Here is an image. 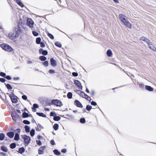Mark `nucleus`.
<instances>
[{
    "mask_svg": "<svg viewBox=\"0 0 156 156\" xmlns=\"http://www.w3.org/2000/svg\"><path fill=\"white\" fill-rule=\"evenodd\" d=\"M19 36V34L16 32L13 29L12 31L9 33L8 35V37L11 40H14L17 38Z\"/></svg>",
    "mask_w": 156,
    "mask_h": 156,
    "instance_id": "f257e3e1",
    "label": "nucleus"
},
{
    "mask_svg": "<svg viewBox=\"0 0 156 156\" xmlns=\"http://www.w3.org/2000/svg\"><path fill=\"white\" fill-rule=\"evenodd\" d=\"M0 46L4 51L8 52H11L13 50L12 48L10 45L6 44H1Z\"/></svg>",
    "mask_w": 156,
    "mask_h": 156,
    "instance_id": "f03ea898",
    "label": "nucleus"
},
{
    "mask_svg": "<svg viewBox=\"0 0 156 156\" xmlns=\"http://www.w3.org/2000/svg\"><path fill=\"white\" fill-rule=\"evenodd\" d=\"M21 136L24 140V142L25 144L28 145L30 143L31 138L29 136L26 135H21Z\"/></svg>",
    "mask_w": 156,
    "mask_h": 156,
    "instance_id": "7ed1b4c3",
    "label": "nucleus"
},
{
    "mask_svg": "<svg viewBox=\"0 0 156 156\" xmlns=\"http://www.w3.org/2000/svg\"><path fill=\"white\" fill-rule=\"evenodd\" d=\"M9 97L10 98L12 102L13 103L16 104L18 102V97L15 95L14 93H12V94L9 95Z\"/></svg>",
    "mask_w": 156,
    "mask_h": 156,
    "instance_id": "20e7f679",
    "label": "nucleus"
},
{
    "mask_svg": "<svg viewBox=\"0 0 156 156\" xmlns=\"http://www.w3.org/2000/svg\"><path fill=\"white\" fill-rule=\"evenodd\" d=\"M53 105L56 106L61 107L63 105V104L61 101L58 99H53L51 101Z\"/></svg>",
    "mask_w": 156,
    "mask_h": 156,
    "instance_id": "39448f33",
    "label": "nucleus"
},
{
    "mask_svg": "<svg viewBox=\"0 0 156 156\" xmlns=\"http://www.w3.org/2000/svg\"><path fill=\"white\" fill-rule=\"evenodd\" d=\"M11 115L12 119L15 121H16V119H20V117L18 114L16 112L14 113H11Z\"/></svg>",
    "mask_w": 156,
    "mask_h": 156,
    "instance_id": "423d86ee",
    "label": "nucleus"
},
{
    "mask_svg": "<svg viewBox=\"0 0 156 156\" xmlns=\"http://www.w3.org/2000/svg\"><path fill=\"white\" fill-rule=\"evenodd\" d=\"M27 25L30 28L33 27L34 22L31 18H28L27 20Z\"/></svg>",
    "mask_w": 156,
    "mask_h": 156,
    "instance_id": "0eeeda50",
    "label": "nucleus"
},
{
    "mask_svg": "<svg viewBox=\"0 0 156 156\" xmlns=\"http://www.w3.org/2000/svg\"><path fill=\"white\" fill-rule=\"evenodd\" d=\"M39 53L40 54H42L44 56H46L48 54V51L47 50H44L42 48H41L39 49Z\"/></svg>",
    "mask_w": 156,
    "mask_h": 156,
    "instance_id": "6e6552de",
    "label": "nucleus"
},
{
    "mask_svg": "<svg viewBox=\"0 0 156 156\" xmlns=\"http://www.w3.org/2000/svg\"><path fill=\"white\" fill-rule=\"evenodd\" d=\"M74 104L75 105L78 107L82 108L83 107L82 104L77 100H75L74 101Z\"/></svg>",
    "mask_w": 156,
    "mask_h": 156,
    "instance_id": "1a4fd4ad",
    "label": "nucleus"
},
{
    "mask_svg": "<svg viewBox=\"0 0 156 156\" xmlns=\"http://www.w3.org/2000/svg\"><path fill=\"white\" fill-rule=\"evenodd\" d=\"M75 84L80 89L82 90L83 87L81 85V84L80 81L78 80H74Z\"/></svg>",
    "mask_w": 156,
    "mask_h": 156,
    "instance_id": "9d476101",
    "label": "nucleus"
},
{
    "mask_svg": "<svg viewBox=\"0 0 156 156\" xmlns=\"http://www.w3.org/2000/svg\"><path fill=\"white\" fill-rule=\"evenodd\" d=\"M45 146H41L39 148L38 150V154H42L44 153V149L46 148Z\"/></svg>",
    "mask_w": 156,
    "mask_h": 156,
    "instance_id": "9b49d317",
    "label": "nucleus"
},
{
    "mask_svg": "<svg viewBox=\"0 0 156 156\" xmlns=\"http://www.w3.org/2000/svg\"><path fill=\"white\" fill-rule=\"evenodd\" d=\"M51 65L53 67H55L57 66V62L53 58L50 59Z\"/></svg>",
    "mask_w": 156,
    "mask_h": 156,
    "instance_id": "f8f14e48",
    "label": "nucleus"
},
{
    "mask_svg": "<svg viewBox=\"0 0 156 156\" xmlns=\"http://www.w3.org/2000/svg\"><path fill=\"white\" fill-rule=\"evenodd\" d=\"M140 40L144 41L147 44L151 42V41L148 38H146L145 37H142L140 38Z\"/></svg>",
    "mask_w": 156,
    "mask_h": 156,
    "instance_id": "ddd939ff",
    "label": "nucleus"
},
{
    "mask_svg": "<svg viewBox=\"0 0 156 156\" xmlns=\"http://www.w3.org/2000/svg\"><path fill=\"white\" fill-rule=\"evenodd\" d=\"M149 48L154 51H156V48L153 44L152 42H151L148 44Z\"/></svg>",
    "mask_w": 156,
    "mask_h": 156,
    "instance_id": "4468645a",
    "label": "nucleus"
},
{
    "mask_svg": "<svg viewBox=\"0 0 156 156\" xmlns=\"http://www.w3.org/2000/svg\"><path fill=\"white\" fill-rule=\"evenodd\" d=\"M127 27L129 28H131V25L129 22L127 20H126V21L122 22Z\"/></svg>",
    "mask_w": 156,
    "mask_h": 156,
    "instance_id": "2eb2a0df",
    "label": "nucleus"
},
{
    "mask_svg": "<svg viewBox=\"0 0 156 156\" xmlns=\"http://www.w3.org/2000/svg\"><path fill=\"white\" fill-rule=\"evenodd\" d=\"M119 18L120 20L122 22L127 20L126 19V16L123 14H120L119 15Z\"/></svg>",
    "mask_w": 156,
    "mask_h": 156,
    "instance_id": "dca6fc26",
    "label": "nucleus"
},
{
    "mask_svg": "<svg viewBox=\"0 0 156 156\" xmlns=\"http://www.w3.org/2000/svg\"><path fill=\"white\" fill-rule=\"evenodd\" d=\"M6 135L9 138H12L14 136V133L12 131L9 132L7 133Z\"/></svg>",
    "mask_w": 156,
    "mask_h": 156,
    "instance_id": "f3484780",
    "label": "nucleus"
},
{
    "mask_svg": "<svg viewBox=\"0 0 156 156\" xmlns=\"http://www.w3.org/2000/svg\"><path fill=\"white\" fill-rule=\"evenodd\" d=\"M81 96L83 98H85L87 100H89V98H90V97L85 94L84 92H82Z\"/></svg>",
    "mask_w": 156,
    "mask_h": 156,
    "instance_id": "a211bd4d",
    "label": "nucleus"
},
{
    "mask_svg": "<svg viewBox=\"0 0 156 156\" xmlns=\"http://www.w3.org/2000/svg\"><path fill=\"white\" fill-rule=\"evenodd\" d=\"M16 32L19 33L20 35V31L21 30V27L19 24L18 25V28L14 27L13 28Z\"/></svg>",
    "mask_w": 156,
    "mask_h": 156,
    "instance_id": "6ab92c4d",
    "label": "nucleus"
},
{
    "mask_svg": "<svg viewBox=\"0 0 156 156\" xmlns=\"http://www.w3.org/2000/svg\"><path fill=\"white\" fill-rule=\"evenodd\" d=\"M145 89L146 90H147L149 91H152L154 89L151 86L148 85H146L145 86Z\"/></svg>",
    "mask_w": 156,
    "mask_h": 156,
    "instance_id": "aec40b11",
    "label": "nucleus"
},
{
    "mask_svg": "<svg viewBox=\"0 0 156 156\" xmlns=\"http://www.w3.org/2000/svg\"><path fill=\"white\" fill-rule=\"evenodd\" d=\"M25 151V149L24 148V147H21L19 149L18 152L21 154H22Z\"/></svg>",
    "mask_w": 156,
    "mask_h": 156,
    "instance_id": "412c9836",
    "label": "nucleus"
},
{
    "mask_svg": "<svg viewBox=\"0 0 156 156\" xmlns=\"http://www.w3.org/2000/svg\"><path fill=\"white\" fill-rule=\"evenodd\" d=\"M1 150L3 152H6L8 151V149L7 147L5 146H2L1 147Z\"/></svg>",
    "mask_w": 156,
    "mask_h": 156,
    "instance_id": "4be33fe9",
    "label": "nucleus"
},
{
    "mask_svg": "<svg viewBox=\"0 0 156 156\" xmlns=\"http://www.w3.org/2000/svg\"><path fill=\"white\" fill-rule=\"evenodd\" d=\"M54 153L56 155H59L60 154L61 152L58 149H55L53 151Z\"/></svg>",
    "mask_w": 156,
    "mask_h": 156,
    "instance_id": "5701e85b",
    "label": "nucleus"
},
{
    "mask_svg": "<svg viewBox=\"0 0 156 156\" xmlns=\"http://www.w3.org/2000/svg\"><path fill=\"white\" fill-rule=\"evenodd\" d=\"M106 54L108 57H110L112 56V53L111 50L109 49L106 52Z\"/></svg>",
    "mask_w": 156,
    "mask_h": 156,
    "instance_id": "b1692460",
    "label": "nucleus"
},
{
    "mask_svg": "<svg viewBox=\"0 0 156 156\" xmlns=\"http://www.w3.org/2000/svg\"><path fill=\"white\" fill-rule=\"evenodd\" d=\"M20 135L18 133H16L14 137V140H15L18 141L20 140Z\"/></svg>",
    "mask_w": 156,
    "mask_h": 156,
    "instance_id": "393cba45",
    "label": "nucleus"
},
{
    "mask_svg": "<svg viewBox=\"0 0 156 156\" xmlns=\"http://www.w3.org/2000/svg\"><path fill=\"white\" fill-rule=\"evenodd\" d=\"M16 1L18 5L21 6L22 8L24 7V5L21 2L20 0H16Z\"/></svg>",
    "mask_w": 156,
    "mask_h": 156,
    "instance_id": "a878e982",
    "label": "nucleus"
},
{
    "mask_svg": "<svg viewBox=\"0 0 156 156\" xmlns=\"http://www.w3.org/2000/svg\"><path fill=\"white\" fill-rule=\"evenodd\" d=\"M36 114L38 116H40V117H46V115L44 114L42 112H37L36 113Z\"/></svg>",
    "mask_w": 156,
    "mask_h": 156,
    "instance_id": "bb28decb",
    "label": "nucleus"
},
{
    "mask_svg": "<svg viewBox=\"0 0 156 156\" xmlns=\"http://www.w3.org/2000/svg\"><path fill=\"white\" fill-rule=\"evenodd\" d=\"M25 132L27 133H28L30 132V128L27 125H25L24 126Z\"/></svg>",
    "mask_w": 156,
    "mask_h": 156,
    "instance_id": "cd10ccee",
    "label": "nucleus"
},
{
    "mask_svg": "<svg viewBox=\"0 0 156 156\" xmlns=\"http://www.w3.org/2000/svg\"><path fill=\"white\" fill-rule=\"evenodd\" d=\"M39 59L42 61H44L46 60L47 58L44 56H41L39 57Z\"/></svg>",
    "mask_w": 156,
    "mask_h": 156,
    "instance_id": "c85d7f7f",
    "label": "nucleus"
},
{
    "mask_svg": "<svg viewBox=\"0 0 156 156\" xmlns=\"http://www.w3.org/2000/svg\"><path fill=\"white\" fill-rule=\"evenodd\" d=\"M5 138V134L2 133H0V140L2 141L4 140Z\"/></svg>",
    "mask_w": 156,
    "mask_h": 156,
    "instance_id": "c756f323",
    "label": "nucleus"
},
{
    "mask_svg": "<svg viewBox=\"0 0 156 156\" xmlns=\"http://www.w3.org/2000/svg\"><path fill=\"white\" fill-rule=\"evenodd\" d=\"M59 127V125L57 123H55L54 124L53 126V129L55 130L56 131L57 130Z\"/></svg>",
    "mask_w": 156,
    "mask_h": 156,
    "instance_id": "7c9ffc66",
    "label": "nucleus"
},
{
    "mask_svg": "<svg viewBox=\"0 0 156 156\" xmlns=\"http://www.w3.org/2000/svg\"><path fill=\"white\" fill-rule=\"evenodd\" d=\"M5 84L6 87L8 90H12V87L9 83L6 84Z\"/></svg>",
    "mask_w": 156,
    "mask_h": 156,
    "instance_id": "2f4dec72",
    "label": "nucleus"
},
{
    "mask_svg": "<svg viewBox=\"0 0 156 156\" xmlns=\"http://www.w3.org/2000/svg\"><path fill=\"white\" fill-rule=\"evenodd\" d=\"M41 39L40 37H38L36 38V42L37 44H40L41 42Z\"/></svg>",
    "mask_w": 156,
    "mask_h": 156,
    "instance_id": "473e14b6",
    "label": "nucleus"
},
{
    "mask_svg": "<svg viewBox=\"0 0 156 156\" xmlns=\"http://www.w3.org/2000/svg\"><path fill=\"white\" fill-rule=\"evenodd\" d=\"M16 146V145L15 143H13L10 144V147L12 149H13L15 148Z\"/></svg>",
    "mask_w": 156,
    "mask_h": 156,
    "instance_id": "72a5a7b5",
    "label": "nucleus"
},
{
    "mask_svg": "<svg viewBox=\"0 0 156 156\" xmlns=\"http://www.w3.org/2000/svg\"><path fill=\"white\" fill-rule=\"evenodd\" d=\"M30 134L31 136H33L35 135V130L34 129H32L30 131Z\"/></svg>",
    "mask_w": 156,
    "mask_h": 156,
    "instance_id": "f704fd0d",
    "label": "nucleus"
},
{
    "mask_svg": "<svg viewBox=\"0 0 156 156\" xmlns=\"http://www.w3.org/2000/svg\"><path fill=\"white\" fill-rule=\"evenodd\" d=\"M22 117L23 118L28 117V113L26 112H24L23 113Z\"/></svg>",
    "mask_w": 156,
    "mask_h": 156,
    "instance_id": "c9c22d12",
    "label": "nucleus"
},
{
    "mask_svg": "<svg viewBox=\"0 0 156 156\" xmlns=\"http://www.w3.org/2000/svg\"><path fill=\"white\" fill-rule=\"evenodd\" d=\"M55 44L56 46L59 48H61L62 46V44L58 41L55 42Z\"/></svg>",
    "mask_w": 156,
    "mask_h": 156,
    "instance_id": "e433bc0d",
    "label": "nucleus"
},
{
    "mask_svg": "<svg viewBox=\"0 0 156 156\" xmlns=\"http://www.w3.org/2000/svg\"><path fill=\"white\" fill-rule=\"evenodd\" d=\"M73 94L71 92H68L67 95V97L69 99H71L72 98Z\"/></svg>",
    "mask_w": 156,
    "mask_h": 156,
    "instance_id": "4c0bfd02",
    "label": "nucleus"
},
{
    "mask_svg": "<svg viewBox=\"0 0 156 156\" xmlns=\"http://www.w3.org/2000/svg\"><path fill=\"white\" fill-rule=\"evenodd\" d=\"M60 119V117L59 116H57V115H56V116L54 117V118H53L54 120L55 121H58Z\"/></svg>",
    "mask_w": 156,
    "mask_h": 156,
    "instance_id": "58836bf2",
    "label": "nucleus"
},
{
    "mask_svg": "<svg viewBox=\"0 0 156 156\" xmlns=\"http://www.w3.org/2000/svg\"><path fill=\"white\" fill-rule=\"evenodd\" d=\"M47 34L48 36L51 39H54V36L51 34L49 33L48 32H47Z\"/></svg>",
    "mask_w": 156,
    "mask_h": 156,
    "instance_id": "ea45409f",
    "label": "nucleus"
},
{
    "mask_svg": "<svg viewBox=\"0 0 156 156\" xmlns=\"http://www.w3.org/2000/svg\"><path fill=\"white\" fill-rule=\"evenodd\" d=\"M92 107L90 105H87V106H86V109L87 111H90L91 109H92Z\"/></svg>",
    "mask_w": 156,
    "mask_h": 156,
    "instance_id": "a19ab883",
    "label": "nucleus"
},
{
    "mask_svg": "<svg viewBox=\"0 0 156 156\" xmlns=\"http://www.w3.org/2000/svg\"><path fill=\"white\" fill-rule=\"evenodd\" d=\"M13 132H14V133H18V134L20 133L21 130L20 129L18 128L17 129L13 130Z\"/></svg>",
    "mask_w": 156,
    "mask_h": 156,
    "instance_id": "79ce46f5",
    "label": "nucleus"
},
{
    "mask_svg": "<svg viewBox=\"0 0 156 156\" xmlns=\"http://www.w3.org/2000/svg\"><path fill=\"white\" fill-rule=\"evenodd\" d=\"M80 122L81 123H84L85 122L86 120L84 118H81L80 120Z\"/></svg>",
    "mask_w": 156,
    "mask_h": 156,
    "instance_id": "37998d69",
    "label": "nucleus"
},
{
    "mask_svg": "<svg viewBox=\"0 0 156 156\" xmlns=\"http://www.w3.org/2000/svg\"><path fill=\"white\" fill-rule=\"evenodd\" d=\"M6 76V74L5 73L2 72H0V76L5 78Z\"/></svg>",
    "mask_w": 156,
    "mask_h": 156,
    "instance_id": "c03bdc74",
    "label": "nucleus"
},
{
    "mask_svg": "<svg viewBox=\"0 0 156 156\" xmlns=\"http://www.w3.org/2000/svg\"><path fill=\"white\" fill-rule=\"evenodd\" d=\"M43 65L45 67H47L48 66V61H45L43 62Z\"/></svg>",
    "mask_w": 156,
    "mask_h": 156,
    "instance_id": "a18cd8bd",
    "label": "nucleus"
},
{
    "mask_svg": "<svg viewBox=\"0 0 156 156\" xmlns=\"http://www.w3.org/2000/svg\"><path fill=\"white\" fill-rule=\"evenodd\" d=\"M23 123L24 124L27 125H29L30 123V122L29 121L26 120H23Z\"/></svg>",
    "mask_w": 156,
    "mask_h": 156,
    "instance_id": "49530a36",
    "label": "nucleus"
},
{
    "mask_svg": "<svg viewBox=\"0 0 156 156\" xmlns=\"http://www.w3.org/2000/svg\"><path fill=\"white\" fill-rule=\"evenodd\" d=\"M32 33L33 35L35 37L38 36L39 35L38 33L35 31H32Z\"/></svg>",
    "mask_w": 156,
    "mask_h": 156,
    "instance_id": "de8ad7c7",
    "label": "nucleus"
},
{
    "mask_svg": "<svg viewBox=\"0 0 156 156\" xmlns=\"http://www.w3.org/2000/svg\"><path fill=\"white\" fill-rule=\"evenodd\" d=\"M39 106L36 103H34L33 105V106L32 107L34 108H39Z\"/></svg>",
    "mask_w": 156,
    "mask_h": 156,
    "instance_id": "09e8293b",
    "label": "nucleus"
},
{
    "mask_svg": "<svg viewBox=\"0 0 156 156\" xmlns=\"http://www.w3.org/2000/svg\"><path fill=\"white\" fill-rule=\"evenodd\" d=\"M56 114L55 112H51L50 113V115L51 116H52L54 117L56 116Z\"/></svg>",
    "mask_w": 156,
    "mask_h": 156,
    "instance_id": "8fccbe9b",
    "label": "nucleus"
},
{
    "mask_svg": "<svg viewBox=\"0 0 156 156\" xmlns=\"http://www.w3.org/2000/svg\"><path fill=\"white\" fill-rule=\"evenodd\" d=\"M36 143L39 146L42 145V143L40 140H36Z\"/></svg>",
    "mask_w": 156,
    "mask_h": 156,
    "instance_id": "3c124183",
    "label": "nucleus"
},
{
    "mask_svg": "<svg viewBox=\"0 0 156 156\" xmlns=\"http://www.w3.org/2000/svg\"><path fill=\"white\" fill-rule=\"evenodd\" d=\"M138 83L139 84V87L140 88L143 89L144 88V85L143 84L139 83Z\"/></svg>",
    "mask_w": 156,
    "mask_h": 156,
    "instance_id": "603ef678",
    "label": "nucleus"
},
{
    "mask_svg": "<svg viewBox=\"0 0 156 156\" xmlns=\"http://www.w3.org/2000/svg\"><path fill=\"white\" fill-rule=\"evenodd\" d=\"M5 78L8 80H11L12 79L11 77L9 75H6Z\"/></svg>",
    "mask_w": 156,
    "mask_h": 156,
    "instance_id": "864d4df0",
    "label": "nucleus"
},
{
    "mask_svg": "<svg viewBox=\"0 0 156 156\" xmlns=\"http://www.w3.org/2000/svg\"><path fill=\"white\" fill-rule=\"evenodd\" d=\"M48 72L49 73L51 74L54 73H55V70L53 69H50L49 70Z\"/></svg>",
    "mask_w": 156,
    "mask_h": 156,
    "instance_id": "5fc2aeb1",
    "label": "nucleus"
},
{
    "mask_svg": "<svg viewBox=\"0 0 156 156\" xmlns=\"http://www.w3.org/2000/svg\"><path fill=\"white\" fill-rule=\"evenodd\" d=\"M91 104L93 106H96L97 105V103L94 101H92L91 102Z\"/></svg>",
    "mask_w": 156,
    "mask_h": 156,
    "instance_id": "6e6d98bb",
    "label": "nucleus"
},
{
    "mask_svg": "<svg viewBox=\"0 0 156 156\" xmlns=\"http://www.w3.org/2000/svg\"><path fill=\"white\" fill-rule=\"evenodd\" d=\"M22 98L25 100H26L27 99V96L25 95H22Z\"/></svg>",
    "mask_w": 156,
    "mask_h": 156,
    "instance_id": "4d7b16f0",
    "label": "nucleus"
},
{
    "mask_svg": "<svg viewBox=\"0 0 156 156\" xmlns=\"http://www.w3.org/2000/svg\"><path fill=\"white\" fill-rule=\"evenodd\" d=\"M0 81L2 83H5L6 81V80L4 78H0Z\"/></svg>",
    "mask_w": 156,
    "mask_h": 156,
    "instance_id": "13d9d810",
    "label": "nucleus"
},
{
    "mask_svg": "<svg viewBox=\"0 0 156 156\" xmlns=\"http://www.w3.org/2000/svg\"><path fill=\"white\" fill-rule=\"evenodd\" d=\"M72 75L75 77H76L78 76V74L76 72H74L72 73Z\"/></svg>",
    "mask_w": 156,
    "mask_h": 156,
    "instance_id": "bf43d9fd",
    "label": "nucleus"
},
{
    "mask_svg": "<svg viewBox=\"0 0 156 156\" xmlns=\"http://www.w3.org/2000/svg\"><path fill=\"white\" fill-rule=\"evenodd\" d=\"M76 92L78 94H80V95L81 96V94L82 93V92H83L82 91H81L79 90H76Z\"/></svg>",
    "mask_w": 156,
    "mask_h": 156,
    "instance_id": "052dcab7",
    "label": "nucleus"
},
{
    "mask_svg": "<svg viewBox=\"0 0 156 156\" xmlns=\"http://www.w3.org/2000/svg\"><path fill=\"white\" fill-rule=\"evenodd\" d=\"M40 44V46L41 47L44 48L45 47V45L44 43L43 42H41Z\"/></svg>",
    "mask_w": 156,
    "mask_h": 156,
    "instance_id": "680f3d73",
    "label": "nucleus"
},
{
    "mask_svg": "<svg viewBox=\"0 0 156 156\" xmlns=\"http://www.w3.org/2000/svg\"><path fill=\"white\" fill-rule=\"evenodd\" d=\"M50 143L52 145H54L55 144V142L53 140H52L50 141Z\"/></svg>",
    "mask_w": 156,
    "mask_h": 156,
    "instance_id": "e2e57ef3",
    "label": "nucleus"
},
{
    "mask_svg": "<svg viewBox=\"0 0 156 156\" xmlns=\"http://www.w3.org/2000/svg\"><path fill=\"white\" fill-rule=\"evenodd\" d=\"M91 95L92 96H94L95 95V92L94 90H92L91 91Z\"/></svg>",
    "mask_w": 156,
    "mask_h": 156,
    "instance_id": "0e129e2a",
    "label": "nucleus"
},
{
    "mask_svg": "<svg viewBox=\"0 0 156 156\" xmlns=\"http://www.w3.org/2000/svg\"><path fill=\"white\" fill-rule=\"evenodd\" d=\"M66 149H63L61 150V152L63 153H65L66 152Z\"/></svg>",
    "mask_w": 156,
    "mask_h": 156,
    "instance_id": "69168bd1",
    "label": "nucleus"
},
{
    "mask_svg": "<svg viewBox=\"0 0 156 156\" xmlns=\"http://www.w3.org/2000/svg\"><path fill=\"white\" fill-rule=\"evenodd\" d=\"M37 138L39 140V139H43V137L42 136H40V135H38L37 136Z\"/></svg>",
    "mask_w": 156,
    "mask_h": 156,
    "instance_id": "338daca9",
    "label": "nucleus"
},
{
    "mask_svg": "<svg viewBox=\"0 0 156 156\" xmlns=\"http://www.w3.org/2000/svg\"><path fill=\"white\" fill-rule=\"evenodd\" d=\"M13 79L14 80H19L20 79V78L19 77H14L13 78Z\"/></svg>",
    "mask_w": 156,
    "mask_h": 156,
    "instance_id": "774afa93",
    "label": "nucleus"
}]
</instances>
